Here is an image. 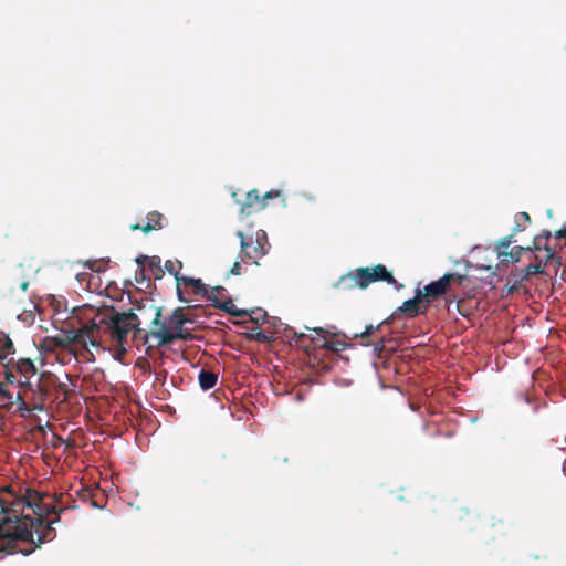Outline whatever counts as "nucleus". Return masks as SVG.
Instances as JSON below:
<instances>
[{
    "label": "nucleus",
    "mask_w": 566,
    "mask_h": 566,
    "mask_svg": "<svg viewBox=\"0 0 566 566\" xmlns=\"http://www.w3.org/2000/svg\"><path fill=\"white\" fill-rule=\"evenodd\" d=\"M255 238H259L260 239V243H265L266 247H270V244L268 243V238H266V233L265 231L263 230H259L256 232V235Z\"/></svg>",
    "instance_id": "nucleus-37"
},
{
    "label": "nucleus",
    "mask_w": 566,
    "mask_h": 566,
    "mask_svg": "<svg viewBox=\"0 0 566 566\" xmlns=\"http://www.w3.org/2000/svg\"><path fill=\"white\" fill-rule=\"evenodd\" d=\"M34 526V521L28 517H24L21 521H17L15 526L12 532L8 534V536L17 537V538H28L32 537V528Z\"/></svg>",
    "instance_id": "nucleus-13"
},
{
    "label": "nucleus",
    "mask_w": 566,
    "mask_h": 566,
    "mask_svg": "<svg viewBox=\"0 0 566 566\" xmlns=\"http://www.w3.org/2000/svg\"><path fill=\"white\" fill-rule=\"evenodd\" d=\"M4 367V379L6 385L17 384L19 386V379L17 378V371L13 367V357H11L7 363L1 364Z\"/></svg>",
    "instance_id": "nucleus-23"
},
{
    "label": "nucleus",
    "mask_w": 566,
    "mask_h": 566,
    "mask_svg": "<svg viewBox=\"0 0 566 566\" xmlns=\"http://www.w3.org/2000/svg\"><path fill=\"white\" fill-rule=\"evenodd\" d=\"M525 248H526V251H528V252L541 251L542 250L541 237H535L533 240V245L525 247Z\"/></svg>",
    "instance_id": "nucleus-34"
},
{
    "label": "nucleus",
    "mask_w": 566,
    "mask_h": 566,
    "mask_svg": "<svg viewBox=\"0 0 566 566\" xmlns=\"http://www.w3.org/2000/svg\"><path fill=\"white\" fill-rule=\"evenodd\" d=\"M181 283L185 286H191L193 287V293L199 296H206L208 294V287L200 279H192V277H181Z\"/></svg>",
    "instance_id": "nucleus-20"
},
{
    "label": "nucleus",
    "mask_w": 566,
    "mask_h": 566,
    "mask_svg": "<svg viewBox=\"0 0 566 566\" xmlns=\"http://www.w3.org/2000/svg\"><path fill=\"white\" fill-rule=\"evenodd\" d=\"M535 261H536V262H541L544 266L546 265V264H545V256H544V258H541V256H538V255H535Z\"/></svg>",
    "instance_id": "nucleus-41"
},
{
    "label": "nucleus",
    "mask_w": 566,
    "mask_h": 566,
    "mask_svg": "<svg viewBox=\"0 0 566 566\" xmlns=\"http://www.w3.org/2000/svg\"><path fill=\"white\" fill-rule=\"evenodd\" d=\"M15 403L18 405V411L21 417H29L33 410L42 411L44 406L42 402L34 403L32 407L24 401L21 394L18 392L15 397Z\"/></svg>",
    "instance_id": "nucleus-16"
},
{
    "label": "nucleus",
    "mask_w": 566,
    "mask_h": 566,
    "mask_svg": "<svg viewBox=\"0 0 566 566\" xmlns=\"http://www.w3.org/2000/svg\"><path fill=\"white\" fill-rule=\"evenodd\" d=\"M521 274L522 273L518 270H516L514 273H512L507 277L506 284H505L507 294H514V293L518 292L523 281H525V279L521 277Z\"/></svg>",
    "instance_id": "nucleus-21"
},
{
    "label": "nucleus",
    "mask_w": 566,
    "mask_h": 566,
    "mask_svg": "<svg viewBox=\"0 0 566 566\" xmlns=\"http://www.w3.org/2000/svg\"><path fill=\"white\" fill-rule=\"evenodd\" d=\"M198 380L202 390H209L216 386L218 381V374L211 370L201 369L198 376Z\"/></svg>",
    "instance_id": "nucleus-15"
},
{
    "label": "nucleus",
    "mask_w": 566,
    "mask_h": 566,
    "mask_svg": "<svg viewBox=\"0 0 566 566\" xmlns=\"http://www.w3.org/2000/svg\"><path fill=\"white\" fill-rule=\"evenodd\" d=\"M102 326V338L108 335L111 340L116 345L117 355L122 356L127 353L126 343L128 335L132 334L133 340H140L144 345V335L148 331L140 328L142 321L133 310L126 312H115L97 316Z\"/></svg>",
    "instance_id": "nucleus-2"
},
{
    "label": "nucleus",
    "mask_w": 566,
    "mask_h": 566,
    "mask_svg": "<svg viewBox=\"0 0 566 566\" xmlns=\"http://www.w3.org/2000/svg\"><path fill=\"white\" fill-rule=\"evenodd\" d=\"M237 235L240 239L239 256L241 261L244 263L253 262L259 265L258 260L268 253L269 247H266L265 243H260V239L255 238V245L250 250V244L248 243L244 233L242 231H238Z\"/></svg>",
    "instance_id": "nucleus-7"
},
{
    "label": "nucleus",
    "mask_w": 566,
    "mask_h": 566,
    "mask_svg": "<svg viewBox=\"0 0 566 566\" xmlns=\"http://www.w3.org/2000/svg\"><path fill=\"white\" fill-rule=\"evenodd\" d=\"M136 263L140 266V274L144 276L145 272H149L151 276H154L155 280L163 279L165 274V270L161 266V260L159 256H147V255H139L136 259Z\"/></svg>",
    "instance_id": "nucleus-10"
},
{
    "label": "nucleus",
    "mask_w": 566,
    "mask_h": 566,
    "mask_svg": "<svg viewBox=\"0 0 566 566\" xmlns=\"http://www.w3.org/2000/svg\"><path fill=\"white\" fill-rule=\"evenodd\" d=\"M538 237H541V240L542 239L548 240L552 237V233H551V231L546 230L542 234H539Z\"/></svg>",
    "instance_id": "nucleus-40"
},
{
    "label": "nucleus",
    "mask_w": 566,
    "mask_h": 566,
    "mask_svg": "<svg viewBox=\"0 0 566 566\" xmlns=\"http://www.w3.org/2000/svg\"><path fill=\"white\" fill-rule=\"evenodd\" d=\"M164 228V216L157 211H153L147 214L146 224L142 226L139 223L132 224L130 229L133 231L142 230L145 233H148L153 230H159Z\"/></svg>",
    "instance_id": "nucleus-12"
},
{
    "label": "nucleus",
    "mask_w": 566,
    "mask_h": 566,
    "mask_svg": "<svg viewBox=\"0 0 566 566\" xmlns=\"http://www.w3.org/2000/svg\"><path fill=\"white\" fill-rule=\"evenodd\" d=\"M13 398V394L7 389L6 384L0 382V400L7 403H12Z\"/></svg>",
    "instance_id": "nucleus-28"
},
{
    "label": "nucleus",
    "mask_w": 566,
    "mask_h": 566,
    "mask_svg": "<svg viewBox=\"0 0 566 566\" xmlns=\"http://www.w3.org/2000/svg\"><path fill=\"white\" fill-rule=\"evenodd\" d=\"M178 295H179V300L184 301L182 297H181V291L179 289H178Z\"/></svg>",
    "instance_id": "nucleus-43"
},
{
    "label": "nucleus",
    "mask_w": 566,
    "mask_h": 566,
    "mask_svg": "<svg viewBox=\"0 0 566 566\" xmlns=\"http://www.w3.org/2000/svg\"><path fill=\"white\" fill-rule=\"evenodd\" d=\"M154 312L151 328L144 335V345L149 348L163 347L172 344L177 339L190 340L192 334L184 326L191 322L184 312V308L177 307L166 319H161V307L150 305Z\"/></svg>",
    "instance_id": "nucleus-1"
},
{
    "label": "nucleus",
    "mask_w": 566,
    "mask_h": 566,
    "mask_svg": "<svg viewBox=\"0 0 566 566\" xmlns=\"http://www.w3.org/2000/svg\"><path fill=\"white\" fill-rule=\"evenodd\" d=\"M308 329V327H306ZM315 333V336H310L305 333L293 332V340L297 347L303 348L306 353L315 348H326L332 352L344 350L346 345L338 339H327L329 332L323 327L310 328Z\"/></svg>",
    "instance_id": "nucleus-3"
},
{
    "label": "nucleus",
    "mask_w": 566,
    "mask_h": 566,
    "mask_svg": "<svg viewBox=\"0 0 566 566\" xmlns=\"http://www.w3.org/2000/svg\"><path fill=\"white\" fill-rule=\"evenodd\" d=\"M428 307L421 298L420 289L416 290L413 298L405 301L396 311V315L403 314L407 317L415 318L424 314Z\"/></svg>",
    "instance_id": "nucleus-9"
},
{
    "label": "nucleus",
    "mask_w": 566,
    "mask_h": 566,
    "mask_svg": "<svg viewBox=\"0 0 566 566\" xmlns=\"http://www.w3.org/2000/svg\"><path fill=\"white\" fill-rule=\"evenodd\" d=\"M221 287H213L211 289L210 291L208 290V294L206 295L208 297L209 301L212 302V305L214 306V304H219L220 302L218 301V293L220 292Z\"/></svg>",
    "instance_id": "nucleus-32"
},
{
    "label": "nucleus",
    "mask_w": 566,
    "mask_h": 566,
    "mask_svg": "<svg viewBox=\"0 0 566 566\" xmlns=\"http://www.w3.org/2000/svg\"><path fill=\"white\" fill-rule=\"evenodd\" d=\"M543 249L545 250V264L554 262L557 266L562 265V258L557 256L547 244Z\"/></svg>",
    "instance_id": "nucleus-27"
},
{
    "label": "nucleus",
    "mask_w": 566,
    "mask_h": 566,
    "mask_svg": "<svg viewBox=\"0 0 566 566\" xmlns=\"http://www.w3.org/2000/svg\"><path fill=\"white\" fill-rule=\"evenodd\" d=\"M63 337L70 346L81 344L85 348L87 345H91L92 347L104 349L102 345V326L99 323H96V318L88 321L80 328L64 331Z\"/></svg>",
    "instance_id": "nucleus-4"
},
{
    "label": "nucleus",
    "mask_w": 566,
    "mask_h": 566,
    "mask_svg": "<svg viewBox=\"0 0 566 566\" xmlns=\"http://www.w3.org/2000/svg\"><path fill=\"white\" fill-rule=\"evenodd\" d=\"M516 232L513 231L512 234L501 238L497 243L495 244V251L497 254V258H502L503 255H506L507 248L515 242L514 235Z\"/></svg>",
    "instance_id": "nucleus-22"
},
{
    "label": "nucleus",
    "mask_w": 566,
    "mask_h": 566,
    "mask_svg": "<svg viewBox=\"0 0 566 566\" xmlns=\"http://www.w3.org/2000/svg\"><path fill=\"white\" fill-rule=\"evenodd\" d=\"M251 338L260 342V343H266L269 340V336L263 333L262 331H259L251 335Z\"/></svg>",
    "instance_id": "nucleus-35"
},
{
    "label": "nucleus",
    "mask_w": 566,
    "mask_h": 566,
    "mask_svg": "<svg viewBox=\"0 0 566 566\" xmlns=\"http://www.w3.org/2000/svg\"><path fill=\"white\" fill-rule=\"evenodd\" d=\"M465 280L467 276L460 273H446L439 280L427 284L423 289H420L421 298L428 307L433 300L446 294L452 284L461 286Z\"/></svg>",
    "instance_id": "nucleus-5"
},
{
    "label": "nucleus",
    "mask_w": 566,
    "mask_h": 566,
    "mask_svg": "<svg viewBox=\"0 0 566 566\" xmlns=\"http://www.w3.org/2000/svg\"><path fill=\"white\" fill-rule=\"evenodd\" d=\"M518 216H520V218H522V222H523V223H520V222H518V223L514 227V229H513V231H514V232H520V231L525 230V229H526V227L531 223V217H530V214H528L527 212L523 211V212H521Z\"/></svg>",
    "instance_id": "nucleus-29"
},
{
    "label": "nucleus",
    "mask_w": 566,
    "mask_h": 566,
    "mask_svg": "<svg viewBox=\"0 0 566 566\" xmlns=\"http://www.w3.org/2000/svg\"><path fill=\"white\" fill-rule=\"evenodd\" d=\"M374 271L376 273L377 281L387 282L388 284L395 285L397 289L402 286V284H398L392 273L389 272L384 264H377L374 266Z\"/></svg>",
    "instance_id": "nucleus-18"
},
{
    "label": "nucleus",
    "mask_w": 566,
    "mask_h": 566,
    "mask_svg": "<svg viewBox=\"0 0 566 566\" xmlns=\"http://www.w3.org/2000/svg\"><path fill=\"white\" fill-rule=\"evenodd\" d=\"M14 353L15 348L11 338L4 333H0V363H7Z\"/></svg>",
    "instance_id": "nucleus-14"
},
{
    "label": "nucleus",
    "mask_w": 566,
    "mask_h": 566,
    "mask_svg": "<svg viewBox=\"0 0 566 566\" xmlns=\"http://www.w3.org/2000/svg\"><path fill=\"white\" fill-rule=\"evenodd\" d=\"M518 271L522 273L521 277L527 280L530 275L544 273V265L541 262H535Z\"/></svg>",
    "instance_id": "nucleus-25"
},
{
    "label": "nucleus",
    "mask_w": 566,
    "mask_h": 566,
    "mask_svg": "<svg viewBox=\"0 0 566 566\" xmlns=\"http://www.w3.org/2000/svg\"><path fill=\"white\" fill-rule=\"evenodd\" d=\"M282 197V191L276 189H271L266 191L263 196H261L262 203L268 205L269 199Z\"/></svg>",
    "instance_id": "nucleus-31"
},
{
    "label": "nucleus",
    "mask_w": 566,
    "mask_h": 566,
    "mask_svg": "<svg viewBox=\"0 0 566 566\" xmlns=\"http://www.w3.org/2000/svg\"><path fill=\"white\" fill-rule=\"evenodd\" d=\"M182 268L180 261L168 260L165 262L164 270L175 276L177 284L179 285L182 281V276L179 274V270Z\"/></svg>",
    "instance_id": "nucleus-24"
},
{
    "label": "nucleus",
    "mask_w": 566,
    "mask_h": 566,
    "mask_svg": "<svg viewBox=\"0 0 566 566\" xmlns=\"http://www.w3.org/2000/svg\"><path fill=\"white\" fill-rule=\"evenodd\" d=\"M378 282L374 268H357L346 275L340 276L335 287L339 290H353L355 287L366 289L369 284Z\"/></svg>",
    "instance_id": "nucleus-6"
},
{
    "label": "nucleus",
    "mask_w": 566,
    "mask_h": 566,
    "mask_svg": "<svg viewBox=\"0 0 566 566\" xmlns=\"http://www.w3.org/2000/svg\"><path fill=\"white\" fill-rule=\"evenodd\" d=\"M232 198L240 205V217H249L266 208V203H262L258 189L248 191L243 201L237 199V192H232Z\"/></svg>",
    "instance_id": "nucleus-8"
},
{
    "label": "nucleus",
    "mask_w": 566,
    "mask_h": 566,
    "mask_svg": "<svg viewBox=\"0 0 566 566\" xmlns=\"http://www.w3.org/2000/svg\"><path fill=\"white\" fill-rule=\"evenodd\" d=\"M53 340H54L55 346H57V347H63V348L70 347V344L65 343V338L63 336L62 337H54Z\"/></svg>",
    "instance_id": "nucleus-38"
},
{
    "label": "nucleus",
    "mask_w": 566,
    "mask_h": 566,
    "mask_svg": "<svg viewBox=\"0 0 566 566\" xmlns=\"http://www.w3.org/2000/svg\"><path fill=\"white\" fill-rule=\"evenodd\" d=\"M214 307L220 308L223 312H226L232 316H235V317H245V316L250 315L249 311L237 308L231 298H229L224 302H221L219 304H214Z\"/></svg>",
    "instance_id": "nucleus-17"
},
{
    "label": "nucleus",
    "mask_w": 566,
    "mask_h": 566,
    "mask_svg": "<svg viewBox=\"0 0 566 566\" xmlns=\"http://www.w3.org/2000/svg\"><path fill=\"white\" fill-rule=\"evenodd\" d=\"M379 327H380V324L377 326H374L371 324L367 325L360 334H355V337L359 336L361 338H366V337L370 336L374 331L379 329Z\"/></svg>",
    "instance_id": "nucleus-33"
},
{
    "label": "nucleus",
    "mask_w": 566,
    "mask_h": 566,
    "mask_svg": "<svg viewBox=\"0 0 566 566\" xmlns=\"http://www.w3.org/2000/svg\"><path fill=\"white\" fill-rule=\"evenodd\" d=\"M230 274L232 275H240L241 274V264L239 261H235L231 269H230Z\"/></svg>",
    "instance_id": "nucleus-36"
},
{
    "label": "nucleus",
    "mask_w": 566,
    "mask_h": 566,
    "mask_svg": "<svg viewBox=\"0 0 566 566\" xmlns=\"http://www.w3.org/2000/svg\"><path fill=\"white\" fill-rule=\"evenodd\" d=\"M526 251L525 247H513L511 251L506 250V255L500 258L502 261H506L510 259L512 262H518L521 260L522 253Z\"/></svg>",
    "instance_id": "nucleus-26"
},
{
    "label": "nucleus",
    "mask_w": 566,
    "mask_h": 566,
    "mask_svg": "<svg viewBox=\"0 0 566 566\" xmlns=\"http://www.w3.org/2000/svg\"><path fill=\"white\" fill-rule=\"evenodd\" d=\"M554 235L556 239L566 238V226L564 228H562L560 230L556 231Z\"/></svg>",
    "instance_id": "nucleus-39"
},
{
    "label": "nucleus",
    "mask_w": 566,
    "mask_h": 566,
    "mask_svg": "<svg viewBox=\"0 0 566 566\" xmlns=\"http://www.w3.org/2000/svg\"><path fill=\"white\" fill-rule=\"evenodd\" d=\"M250 312V315H248L252 322L256 323V324H260L261 322H264L268 317V314L265 311L259 308L256 312L255 311H249Z\"/></svg>",
    "instance_id": "nucleus-30"
},
{
    "label": "nucleus",
    "mask_w": 566,
    "mask_h": 566,
    "mask_svg": "<svg viewBox=\"0 0 566 566\" xmlns=\"http://www.w3.org/2000/svg\"><path fill=\"white\" fill-rule=\"evenodd\" d=\"M40 501H41V499H40L39 493L36 491H30V490L27 492V495L23 499V503L28 507L32 509V511L39 516H41L43 513V510L40 505Z\"/></svg>",
    "instance_id": "nucleus-19"
},
{
    "label": "nucleus",
    "mask_w": 566,
    "mask_h": 566,
    "mask_svg": "<svg viewBox=\"0 0 566 566\" xmlns=\"http://www.w3.org/2000/svg\"><path fill=\"white\" fill-rule=\"evenodd\" d=\"M13 367L19 378V387L30 386V378L38 373V368L30 358H13Z\"/></svg>",
    "instance_id": "nucleus-11"
},
{
    "label": "nucleus",
    "mask_w": 566,
    "mask_h": 566,
    "mask_svg": "<svg viewBox=\"0 0 566 566\" xmlns=\"http://www.w3.org/2000/svg\"><path fill=\"white\" fill-rule=\"evenodd\" d=\"M28 287H29V282H23V283L21 284V289H22L23 291H27V290H28Z\"/></svg>",
    "instance_id": "nucleus-42"
}]
</instances>
